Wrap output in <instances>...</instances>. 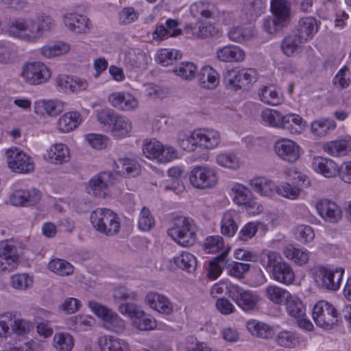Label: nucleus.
<instances>
[{
    "label": "nucleus",
    "mask_w": 351,
    "mask_h": 351,
    "mask_svg": "<svg viewBox=\"0 0 351 351\" xmlns=\"http://www.w3.org/2000/svg\"><path fill=\"white\" fill-rule=\"evenodd\" d=\"M271 15L263 22L264 30L269 34H276L287 27L291 21V4L288 0H271Z\"/></svg>",
    "instance_id": "f257e3e1"
},
{
    "label": "nucleus",
    "mask_w": 351,
    "mask_h": 351,
    "mask_svg": "<svg viewBox=\"0 0 351 351\" xmlns=\"http://www.w3.org/2000/svg\"><path fill=\"white\" fill-rule=\"evenodd\" d=\"M229 251L230 247L228 246L210 261L208 275L210 278H217L224 268L227 269L228 275L238 279L243 278L245 274L250 270V265L248 263L230 261L227 258Z\"/></svg>",
    "instance_id": "f03ea898"
},
{
    "label": "nucleus",
    "mask_w": 351,
    "mask_h": 351,
    "mask_svg": "<svg viewBox=\"0 0 351 351\" xmlns=\"http://www.w3.org/2000/svg\"><path fill=\"white\" fill-rule=\"evenodd\" d=\"M168 234L178 244L184 247L193 245L196 239V226L191 219L176 216L172 220Z\"/></svg>",
    "instance_id": "7ed1b4c3"
},
{
    "label": "nucleus",
    "mask_w": 351,
    "mask_h": 351,
    "mask_svg": "<svg viewBox=\"0 0 351 351\" xmlns=\"http://www.w3.org/2000/svg\"><path fill=\"white\" fill-rule=\"evenodd\" d=\"M90 222L96 230L106 236L115 235L120 231V219L110 209L97 208L93 211Z\"/></svg>",
    "instance_id": "20e7f679"
},
{
    "label": "nucleus",
    "mask_w": 351,
    "mask_h": 351,
    "mask_svg": "<svg viewBox=\"0 0 351 351\" xmlns=\"http://www.w3.org/2000/svg\"><path fill=\"white\" fill-rule=\"evenodd\" d=\"M88 306L98 317L102 319L105 328L117 334L125 331V322L111 309L95 301H90Z\"/></svg>",
    "instance_id": "39448f33"
},
{
    "label": "nucleus",
    "mask_w": 351,
    "mask_h": 351,
    "mask_svg": "<svg viewBox=\"0 0 351 351\" xmlns=\"http://www.w3.org/2000/svg\"><path fill=\"white\" fill-rule=\"evenodd\" d=\"M312 315L317 326L325 330H330L337 325V311L333 305L328 302L321 300L317 302L313 307Z\"/></svg>",
    "instance_id": "423d86ee"
},
{
    "label": "nucleus",
    "mask_w": 351,
    "mask_h": 351,
    "mask_svg": "<svg viewBox=\"0 0 351 351\" xmlns=\"http://www.w3.org/2000/svg\"><path fill=\"white\" fill-rule=\"evenodd\" d=\"M9 34L24 40L34 42L42 37L39 27L34 19H17L8 29Z\"/></svg>",
    "instance_id": "0eeeda50"
},
{
    "label": "nucleus",
    "mask_w": 351,
    "mask_h": 351,
    "mask_svg": "<svg viewBox=\"0 0 351 351\" xmlns=\"http://www.w3.org/2000/svg\"><path fill=\"white\" fill-rule=\"evenodd\" d=\"M144 155L158 162L166 163L178 157L177 151L171 146H164L160 142L153 140L146 142L143 146Z\"/></svg>",
    "instance_id": "6e6552de"
},
{
    "label": "nucleus",
    "mask_w": 351,
    "mask_h": 351,
    "mask_svg": "<svg viewBox=\"0 0 351 351\" xmlns=\"http://www.w3.org/2000/svg\"><path fill=\"white\" fill-rule=\"evenodd\" d=\"M191 184L197 189H205L215 186L219 177L214 168L206 166H197L190 174Z\"/></svg>",
    "instance_id": "1a4fd4ad"
},
{
    "label": "nucleus",
    "mask_w": 351,
    "mask_h": 351,
    "mask_svg": "<svg viewBox=\"0 0 351 351\" xmlns=\"http://www.w3.org/2000/svg\"><path fill=\"white\" fill-rule=\"evenodd\" d=\"M21 254V247L12 242L0 243V271L10 272L16 269Z\"/></svg>",
    "instance_id": "9d476101"
},
{
    "label": "nucleus",
    "mask_w": 351,
    "mask_h": 351,
    "mask_svg": "<svg viewBox=\"0 0 351 351\" xmlns=\"http://www.w3.org/2000/svg\"><path fill=\"white\" fill-rule=\"evenodd\" d=\"M255 77L256 71L253 69H232L224 73L223 81L228 88L238 90L247 87Z\"/></svg>",
    "instance_id": "9b49d317"
},
{
    "label": "nucleus",
    "mask_w": 351,
    "mask_h": 351,
    "mask_svg": "<svg viewBox=\"0 0 351 351\" xmlns=\"http://www.w3.org/2000/svg\"><path fill=\"white\" fill-rule=\"evenodd\" d=\"M228 293L229 297L245 311L253 310L259 300L258 295L254 291L245 290L237 285H230Z\"/></svg>",
    "instance_id": "f8f14e48"
},
{
    "label": "nucleus",
    "mask_w": 351,
    "mask_h": 351,
    "mask_svg": "<svg viewBox=\"0 0 351 351\" xmlns=\"http://www.w3.org/2000/svg\"><path fill=\"white\" fill-rule=\"evenodd\" d=\"M21 75L26 82L36 85L47 82L50 77V72L45 64L34 62L23 67Z\"/></svg>",
    "instance_id": "ddd939ff"
},
{
    "label": "nucleus",
    "mask_w": 351,
    "mask_h": 351,
    "mask_svg": "<svg viewBox=\"0 0 351 351\" xmlns=\"http://www.w3.org/2000/svg\"><path fill=\"white\" fill-rule=\"evenodd\" d=\"M6 156L9 168L14 172L28 173L34 169L30 157L18 148L8 149Z\"/></svg>",
    "instance_id": "4468645a"
},
{
    "label": "nucleus",
    "mask_w": 351,
    "mask_h": 351,
    "mask_svg": "<svg viewBox=\"0 0 351 351\" xmlns=\"http://www.w3.org/2000/svg\"><path fill=\"white\" fill-rule=\"evenodd\" d=\"M189 141L193 145L212 149L219 144L221 137L219 133L215 130L201 128L191 134Z\"/></svg>",
    "instance_id": "2eb2a0df"
},
{
    "label": "nucleus",
    "mask_w": 351,
    "mask_h": 351,
    "mask_svg": "<svg viewBox=\"0 0 351 351\" xmlns=\"http://www.w3.org/2000/svg\"><path fill=\"white\" fill-rule=\"evenodd\" d=\"M315 208L323 219L326 221L335 223L342 217L341 208L333 201L322 199L317 202Z\"/></svg>",
    "instance_id": "dca6fc26"
},
{
    "label": "nucleus",
    "mask_w": 351,
    "mask_h": 351,
    "mask_svg": "<svg viewBox=\"0 0 351 351\" xmlns=\"http://www.w3.org/2000/svg\"><path fill=\"white\" fill-rule=\"evenodd\" d=\"M315 269L316 277L320 280L322 287L328 290H336L339 287L343 270L334 272L322 266H317Z\"/></svg>",
    "instance_id": "f3484780"
},
{
    "label": "nucleus",
    "mask_w": 351,
    "mask_h": 351,
    "mask_svg": "<svg viewBox=\"0 0 351 351\" xmlns=\"http://www.w3.org/2000/svg\"><path fill=\"white\" fill-rule=\"evenodd\" d=\"M274 148L277 155L289 162H294L300 157L299 146L293 141L286 138L278 140Z\"/></svg>",
    "instance_id": "a211bd4d"
},
{
    "label": "nucleus",
    "mask_w": 351,
    "mask_h": 351,
    "mask_svg": "<svg viewBox=\"0 0 351 351\" xmlns=\"http://www.w3.org/2000/svg\"><path fill=\"white\" fill-rule=\"evenodd\" d=\"M108 101L111 105L121 110H132L138 106V100L130 93L117 92L108 96Z\"/></svg>",
    "instance_id": "6ab92c4d"
},
{
    "label": "nucleus",
    "mask_w": 351,
    "mask_h": 351,
    "mask_svg": "<svg viewBox=\"0 0 351 351\" xmlns=\"http://www.w3.org/2000/svg\"><path fill=\"white\" fill-rule=\"evenodd\" d=\"M41 198L40 192L35 189L31 191L17 190L10 196V202L14 206H34Z\"/></svg>",
    "instance_id": "aec40b11"
},
{
    "label": "nucleus",
    "mask_w": 351,
    "mask_h": 351,
    "mask_svg": "<svg viewBox=\"0 0 351 351\" xmlns=\"http://www.w3.org/2000/svg\"><path fill=\"white\" fill-rule=\"evenodd\" d=\"M145 302L150 308L165 315H170L173 311V305L169 299L156 292L147 293Z\"/></svg>",
    "instance_id": "412c9836"
},
{
    "label": "nucleus",
    "mask_w": 351,
    "mask_h": 351,
    "mask_svg": "<svg viewBox=\"0 0 351 351\" xmlns=\"http://www.w3.org/2000/svg\"><path fill=\"white\" fill-rule=\"evenodd\" d=\"M57 86L62 91L74 93L84 90L88 87V82L84 79L73 77L66 75H59L56 80Z\"/></svg>",
    "instance_id": "4be33fe9"
},
{
    "label": "nucleus",
    "mask_w": 351,
    "mask_h": 351,
    "mask_svg": "<svg viewBox=\"0 0 351 351\" xmlns=\"http://www.w3.org/2000/svg\"><path fill=\"white\" fill-rule=\"evenodd\" d=\"M115 178L110 171H103L93 177L89 182L90 188L96 196L105 195L108 186L114 183Z\"/></svg>",
    "instance_id": "5701e85b"
},
{
    "label": "nucleus",
    "mask_w": 351,
    "mask_h": 351,
    "mask_svg": "<svg viewBox=\"0 0 351 351\" xmlns=\"http://www.w3.org/2000/svg\"><path fill=\"white\" fill-rule=\"evenodd\" d=\"M64 25L77 34H86L90 29L89 20L83 15L67 13L64 16Z\"/></svg>",
    "instance_id": "b1692460"
},
{
    "label": "nucleus",
    "mask_w": 351,
    "mask_h": 351,
    "mask_svg": "<svg viewBox=\"0 0 351 351\" xmlns=\"http://www.w3.org/2000/svg\"><path fill=\"white\" fill-rule=\"evenodd\" d=\"M313 169L326 178H333L339 174V168L332 160L324 157L314 158L312 162Z\"/></svg>",
    "instance_id": "393cba45"
},
{
    "label": "nucleus",
    "mask_w": 351,
    "mask_h": 351,
    "mask_svg": "<svg viewBox=\"0 0 351 351\" xmlns=\"http://www.w3.org/2000/svg\"><path fill=\"white\" fill-rule=\"evenodd\" d=\"M179 23L177 20L169 19L165 25H160L156 27L153 32L154 40H164L168 37H176L182 34V29L178 28Z\"/></svg>",
    "instance_id": "a878e982"
},
{
    "label": "nucleus",
    "mask_w": 351,
    "mask_h": 351,
    "mask_svg": "<svg viewBox=\"0 0 351 351\" xmlns=\"http://www.w3.org/2000/svg\"><path fill=\"white\" fill-rule=\"evenodd\" d=\"M234 193V202L246 208H254L256 202L254 200L252 193L249 189L241 184H236L232 188Z\"/></svg>",
    "instance_id": "bb28decb"
},
{
    "label": "nucleus",
    "mask_w": 351,
    "mask_h": 351,
    "mask_svg": "<svg viewBox=\"0 0 351 351\" xmlns=\"http://www.w3.org/2000/svg\"><path fill=\"white\" fill-rule=\"evenodd\" d=\"M197 78L201 87L206 89H213L219 83V73L210 66L202 68Z\"/></svg>",
    "instance_id": "cd10ccee"
},
{
    "label": "nucleus",
    "mask_w": 351,
    "mask_h": 351,
    "mask_svg": "<svg viewBox=\"0 0 351 351\" xmlns=\"http://www.w3.org/2000/svg\"><path fill=\"white\" fill-rule=\"evenodd\" d=\"M318 30L317 20L313 17H303L298 21L297 34L302 36V38L306 42L313 37Z\"/></svg>",
    "instance_id": "c85d7f7f"
},
{
    "label": "nucleus",
    "mask_w": 351,
    "mask_h": 351,
    "mask_svg": "<svg viewBox=\"0 0 351 351\" xmlns=\"http://www.w3.org/2000/svg\"><path fill=\"white\" fill-rule=\"evenodd\" d=\"M217 56L225 62H241L244 60L245 53L239 47L227 45L217 50Z\"/></svg>",
    "instance_id": "c756f323"
},
{
    "label": "nucleus",
    "mask_w": 351,
    "mask_h": 351,
    "mask_svg": "<svg viewBox=\"0 0 351 351\" xmlns=\"http://www.w3.org/2000/svg\"><path fill=\"white\" fill-rule=\"evenodd\" d=\"M271 275L275 280L285 285L291 284L295 276L291 267L284 261L271 269Z\"/></svg>",
    "instance_id": "7c9ffc66"
},
{
    "label": "nucleus",
    "mask_w": 351,
    "mask_h": 351,
    "mask_svg": "<svg viewBox=\"0 0 351 351\" xmlns=\"http://www.w3.org/2000/svg\"><path fill=\"white\" fill-rule=\"evenodd\" d=\"M45 157L51 163L62 164L70 160V153L64 144L57 143L49 148Z\"/></svg>",
    "instance_id": "2f4dec72"
},
{
    "label": "nucleus",
    "mask_w": 351,
    "mask_h": 351,
    "mask_svg": "<svg viewBox=\"0 0 351 351\" xmlns=\"http://www.w3.org/2000/svg\"><path fill=\"white\" fill-rule=\"evenodd\" d=\"M98 343L103 351H129L128 343L119 338L112 336H103L99 338Z\"/></svg>",
    "instance_id": "473e14b6"
},
{
    "label": "nucleus",
    "mask_w": 351,
    "mask_h": 351,
    "mask_svg": "<svg viewBox=\"0 0 351 351\" xmlns=\"http://www.w3.org/2000/svg\"><path fill=\"white\" fill-rule=\"evenodd\" d=\"M296 33L291 34L284 38L281 43V49L284 54L290 57L293 56L300 50L305 41Z\"/></svg>",
    "instance_id": "72a5a7b5"
},
{
    "label": "nucleus",
    "mask_w": 351,
    "mask_h": 351,
    "mask_svg": "<svg viewBox=\"0 0 351 351\" xmlns=\"http://www.w3.org/2000/svg\"><path fill=\"white\" fill-rule=\"evenodd\" d=\"M252 188L263 196L272 197L277 193V186L265 178H255L250 181Z\"/></svg>",
    "instance_id": "f704fd0d"
},
{
    "label": "nucleus",
    "mask_w": 351,
    "mask_h": 351,
    "mask_svg": "<svg viewBox=\"0 0 351 351\" xmlns=\"http://www.w3.org/2000/svg\"><path fill=\"white\" fill-rule=\"evenodd\" d=\"M80 122V114L78 112H68L59 119L58 128L62 132H69L75 129Z\"/></svg>",
    "instance_id": "c9c22d12"
},
{
    "label": "nucleus",
    "mask_w": 351,
    "mask_h": 351,
    "mask_svg": "<svg viewBox=\"0 0 351 351\" xmlns=\"http://www.w3.org/2000/svg\"><path fill=\"white\" fill-rule=\"evenodd\" d=\"M114 163L117 168L115 171L119 175L135 177L141 172L140 165L135 160L120 158Z\"/></svg>",
    "instance_id": "e433bc0d"
},
{
    "label": "nucleus",
    "mask_w": 351,
    "mask_h": 351,
    "mask_svg": "<svg viewBox=\"0 0 351 351\" xmlns=\"http://www.w3.org/2000/svg\"><path fill=\"white\" fill-rule=\"evenodd\" d=\"M289 315L292 317H302L306 315V306L296 295L290 294L284 304Z\"/></svg>",
    "instance_id": "4c0bfd02"
},
{
    "label": "nucleus",
    "mask_w": 351,
    "mask_h": 351,
    "mask_svg": "<svg viewBox=\"0 0 351 351\" xmlns=\"http://www.w3.org/2000/svg\"><path fill=\"white\" fill-rule=\"evenodd\" d=\"M246 326L252 335L260 338L269 339L274 335L272 328L263 322L250 320L247 322Z\"/></svg>",
    "instance_id": "58836bf2"
},
{
    "label": "nucleus",
    "mask_w": 351,
    "mask_h": 351,
    "mask_svg": "<svg viewBox=\"0 0 351 351\" xmlns=\"http://www.w3.org/2000/svg\"><path fill=\"white\" fill-rule=\"evenodd\" d=\"M261 100L269 105L276 106L282 102V94L273 86H264L259 92Z\"/></svg>",
    "instance_id": "ea45409f"
},
{
    "label": "nucleus",
    "mask_w": 351,
    "mask_h": 351,
    "mask_svg": "<svg viewBox=\"0 0 351 351\" xmlns=\"http://www.w3.org/2000/svg\"><path fill=\"white\" fill-rule=\"evenodd\" d=\"M173 261L178 267L189 273L194 271L197 267L195 257L186 252H182L179 255L174 256Z\"/></svg>",
    "instance_id": "a19ab883"
},
{
    "label": "nucleus",
    "mask_w": 351,
    "mask_h": 351,
    "mask_svg": "<svg viewBox=\"0 0 351 351\" xmlns=\"http://www.w3.org/2000/svg\"><path fill=\"white\" fill-rule=\"evenodd\" d=\"M148 56L143 51L138 49H131L127 53L125 62L134 68L146 67L148 62Z\"/></svg>",
    "instance_id": "79ce46f5"
},
{
    "label": "nucleus",
    "mask_w": 351,
    "mask_h": 351,
    "mask_svg": "<svg viewBox=\"0 0 351 351\" xmlns=\"http://www.w3.org/2000/svg\"><path fill=\"white\" fill-rule=\"evenodd\" d=\"M132 130V123L126 117L118 115L113 123L110 131L112 134L117 138L126 136Z\"/></svg>",
    "instance_id": "37998d69"
},
{
    "label": "nucleus",
    "mask_w": 351,
    "mask_h": 351,
    "mask_svg": "<svg viewBox=\"0 0 351 351\" xmlns=\"http://www.w3.org/2000/svg\"><path fill=\"white\" fill-rule=\"evenodd\" d=\"M69 45L62 42H56L45 45L40 49L41 53L46 58H53L67 53Z\"/></svg>",
    "instance_id": "c03bdc74"
},
{
    "label": "nucleus",
    "mask_w": 351,
    "mask_h": 351,
    "mask_svg": "<svg viewBox=\"0 0 351 351\" xmlns=\"http://www.w3.org/2000/svg\"><path fill=\"white\" fill-rule=\"evenodd\" d=\"M284 255L299 265L306 264L309 259L308 254L306 251L296 248L292 245H289L285 247Z\"/></svg>",
    "instance_id": "a18cd8bd"
},
{
    "label": "nucleus",
    "mask_w": 351,
    "mask_h": 351,
    "mask_svg": "<svg viewBox=\"0 0 351 351\" xmlns=\"http://www.w3.org/2000/svg\"><path fill=\"white\" fill-rule=\"evenodd\" d=\"M235 214L227 212L223 214L221 223V232L228 237H233L238 230V225L234 219Z\"/></svg>",
    "instance_id": "49530a36"
},
{
    "label": "nucleus",
    "mask_w": 351,
    "mask_h": 351,
    "mask_svg": "<svg viewBox=\"0 0 351 351\" xmlns=\"http://www.w3.org/2000/svg\"><path fill=\"white\" fill-rule=\"evenodd\" d=\"M290 294L287 290L277 286H269L265 289L267 299L276 304H285Z\"/></svg>",
    "instance_id": "de8ad7c7"
},
{
    "label": "nucleus",
    "mask_w": 351,
    "mask_h": 351,
    "mask_svg": "<svg viewBox=\"0 0 351 351\" xmlns=\"http://www.w3.org/2000/svg\"><path fill=\"white\" fill-rule=\"evenodd\" d=\"M261 118L272 127L283 128L284 116L278 110L266 108L262 111Z\"/></svg>",
    "instance_id": "09e8293b"
},
{
    "label": "nucleus",
    "mask_w": 351,
    "mask_h": 351,
    "mask_svg": "<svg viewBox=\"0 0 351 351\" xmlns=\"http://www.w3.org/2000/svg\"><path fill=\"white\" fill-rule=\"evenodd\" d=\"M336 127L335 122L330 119H323L315 121L311 123L312 132L318 136L326 135L330 130H334Z\"/></svg>",
    "instance_id": "8fccbe9b"
},
{
    "label": "nucleus",
    "mask_w": 351,
    "mask_h": 351,
    "mask_svg": "<svg viewBox=\"0 0 351 351\" xmlns=\"http://www.w3.org/2000/svg\"><path fill=\"white\" fill-rule=\"evenodd\" d=\"M53 345L58 351H71L74 346L73 338L69 333H57L53 337Z\"/></svg>",
    "instance_id": "3c124183"
},
{
    "label": "nucleus",
    "mask_w": 351,
    "mask_h": 351,
    "mask_svg": "<svg viewBox=\"0 0 351 351\" xmlns=\"http://www.w3.org/2000/svg\"><path fill=\"white\" fill-rule=\"evenodd\" d=\"M49 269L60 276H69L73 274V267L63 259H53L48 264Z\"/></svg>",
    "instance_id": "603ef678"
},
{
    "label": "nucleus",
    "mask_w": 351,
    "mask_h": 351,
    "mask_svg": "<svg viewBox=\"0 0 351 351\" xmlns=\"http://www.w3.org/2000/svg\"><path fill=\"white\" fill-rule=\"evenodd\" d=\"M190 11L195 17L200 15L204 18L209 19L214 13V5L209 3L198 1L191 5Z\"/></svg>",
    "instance_id": "864d4df0"
},
{
    "label": "nucleus",
    "mask_w": 351,
    "mask_h": 351,
    "mask_svg": "<svg viewBox=\"0 0 351 351\" xmlns=\"http://www.w3.org/2000/svg\"><path fill=\"white\" fill-rule=\"evenodd\" d=\"M276 341L278 346L288 348H294L299 344V338L296 334L288 330L280 332Z\"/></svg>",
    "instance_id": "5fc2aeb1"
},
{
    "label": "nucleus",
    "mask_w": 351,
    "mask_h": 351,
    "mask_svg": "<svg viewBox=\"0 0 351 351\" xmlns=\"http://www.w3.org/2000/svg\"><path fill=\"white\" fill-rule=\"evenodd\" d=\"M182 53L178 50H171L167 49H161L158 55L156 60L159 64L164 66L173 64L178 59H180Z\"/></svg>",
    "instance_id": "6e6d98bb"
},
{
    "label": "nucleus",
    "mask_w": 351,
    "mask_h": 351,
    "mask_svg": "<svg viewBox=\"0 0 351 351\" xmlns=\"http://www.w3.org/2000/svg\"><path fill=\"white\" fill-rule=\"evenodd\" d=\"M132 324L136 328L143 331L153 330L157 326L156 321L146 315L143 311L141 315L134 318Z\"/></svg>",
    "instance_id": "4d7b16f0"
},
{
    "label": "nucleus",
    "mask_w": 351,
    "mask_h": 351,
    "mask_svg": "<svg viewBox=\"0 0 351 351\" xmlns=\"http://www.w3.org/2000/svg\"><path fill=\"white\" fill-rule=\"evenodd\" d=\"M254 32L252 28H241L239 27H232L228 36L230 40L235 42H243L248 40L254 36Z\"/></svg>",
    "instance_id": "13d9d810"
},
{
    "label": "nucleus",
    "mask_w": 351,
    "mask_h": 351,
    "mask_svg": "<svg viewBox=\"0 0 351 351\" xmlns=\"http://www.w3.org/2000/svg\"><path fill=\"white\" fill-rule=\"evenodd\" d=\"M323 148L328 154L335 156L346 155L348 151L347 143L342 140L327 143L324 145Z\"/></svg>",
    "instance_id": "bf43d9fd"
},
{
    "label": "nucleus",
    "mask_w": 351,
    "mask_h": 351,
    "mask_svg": "<svg viewBox=\"0 0 351 351\" xmlns=\"http://www.w3.org/2000/svg\"><path fill=\"white\" fill-rule=\"evenodd\" d=\"M118 115L117 112L109 108L101 109L96 112V117L99 123L108 126L110 130Z\"/></svg>",
    "instance_id": "052dcab7"
},
{
    "label": "nucleus",
    "mask_w": 351,
    "mask_h": 351,
    "mask_svg": "<svg viewBox=\"0 0 351 351\" xmlns=\"http://www.w3.org/2000/svg\"><path fill=\"white\" fill-rule=\"evenodd\" d=\"M174 72L183 80H191L196 75L197 66L193 62H182Z\"/></svg>",
    "instance_id": "680f3d73"
},
{
    "label": "nucleus",
    "mask_w": 351,
    "mask_h": 351,
    "mask_svg": "<svg viewBox=\"0 0 351 351\" xmlns=\"http://www.w3.org/2000/svg\"><path fill=\"white\" fill-rule=\"evenodd\" d=\"M304 121L298 114H287L284 116L283 128L289 130L291 132H298L302 129Z\"/></svg>",
    "instance_id": "e2e57ef3"
},
{
    "label": "nucleus",
    "mask_w": 351,
    "mask_h": 351,
    "mask_svg": "<svg viewBox=\"0 0 351 351\" xmlns=\"http://www.w3.org/2000/svg\"><path fill=\"white\" fill-rule=\"evenodd\" d=\"M45 112L51 117H56L64 109V104L59 100H43L40 103Z\"/></svg>",
    "instance_id": "0e129e2a"
},
{
    "label": "nucleus",
    "mask_w": 351,
    "mask_h": 351,
    "mask_svg": "<svg viewBox=\"0 0 351 351\" xmlns=\"http://www.w3.org/2000/svg\"><path fill=\"white\" fill-rule=\"evenodd\" d=\"M217 162L224 167L237 169L240 166L238 157L233 153H221L217 156Z\"/></svg>",
    "instance_id": "69168bd1"
},
{
    "label": "nucleus",
    "mask_w": 351,
    "mask_h": 351,
    "mask_svg": "<svg viewBox=\"0 0 351 351\" xmlns=\"http://www.w3.org/2000/svg\"><path fill=\"white\" fill-rule=\"evenodd\" d=\"M223 247V239L220 236H209L204 243V250L207 253H217Z\"/></svg>",
    "instance_id": "338daca9"
},
{
    "label": "nucleus",
    "mask_w": 351,
    "mask_h": 351,
    "mask_svg": "<svg viewBox=\"0 0 351 351\" xmlns=\"http://www.w3.org/2000/svg\"><path fill=\"white\" fill-rule=\"evenodd\" d=\"M32 278L27 274H17L11 277V285L16 289H27L32 287Z\"/></svg>",
    "instance_id": "774afa93"
}]
</instances>
